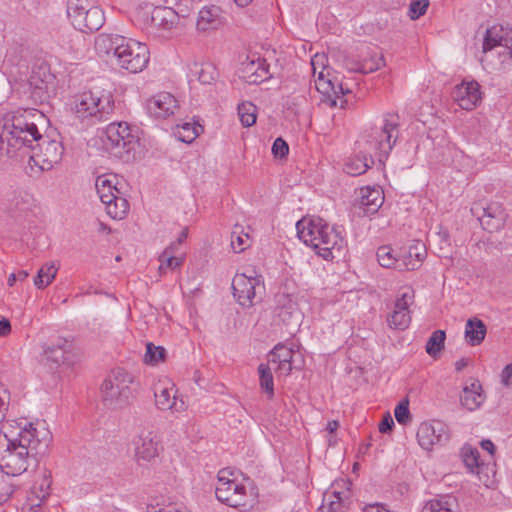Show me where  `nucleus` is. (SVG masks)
<instances>
[{
  "label": "nucleus",
  "mask_w": 512,
  "mask_h": 512,
  "mask_svg": "<svg viewBox=\"0 0 512 512\" xmlns=\"http://www.w3.org/2000/svg\"><path fill=\"white\" fill-rule=\"evenodd\" d=\"M179 16L177 12L166 6L155 7L150 16V25L159 30H171L178 24Z\"/></svg>",
  "instance_id": "25"
},
{
  "label": "nucleus",
  "mask_w": 512,
  "mask_h": 512,
  "mask_svg": "<svg viewBox=\"0 0 512 512\" xmlns=\"http://www.w3.org/2000/svg\"><path fill=\"white\" fill-rule=\"evenodd\" d=\"M10 394L4 385L0 384V423L4 420L8 409Z\"/></svg>",
  "instance_id": "55"
},
{
  "label": "nucleus",
  "mask_w": 512,
  "mask_h": 512,
  "mask_svg": "<svg viewBox=\"0 0 512 512\" xmlns=\"http://www.w3.org/2000/svg\"><path fill=\"white\" fill-rule=\"evenodd\" d=\"M501 381L503 385L512 387V364L506 365L502 370Z\"/></svg>",
  "instance_id": "59"
},
{
  "label": "nucleus",
  "mask_w": 512,
  "mask_h": 512,
  "mask_svg": "<svg viewBox=\"0 0 512 512\" xmlns=\"http://www.w3.org/2000/svg\"><path fill=\"white\" fill-rule=\"evenodd\" d=\"M296 229L299 239L325 260L333 259L334 251L340 253L345 243L341 232L320 217L302 218Z\"/></svg>",
  "instance_id": "3"
},
{
  "label": "nucleus",
  "mask_w": 512,
  "mask_h": 512,
  "mask_svg": "<svg viewBox=\"0 0 512 512\" xmlns=\"http://www.w3.org/2000/svg\"><path fill=\"white\" fill-rule=\"evenodd\" d=\"M337 88L339 89L338 91V99L340 98V96H344L346 94H350L351 93V90L350 88L344 84L343 82H339L337 83Z\"/></svg>",
  "instance_id": "64"
},
{
  "label": "nucleus",
  "mask_w": 512,
  "mask_h": 512,
  "mask_svg": "<svg viewBox=\"0 0 512 512\" xmlns=\"http://www.w3.org/2000/svg\"><path fill=\"white\" fill-rule=\"evenodd\" d=\"M344 66L350 72L362 73L361 60H356L354 58L347 57L344 59Z\"/></svg>",
  "instance_id": "57"
},
{
  "label": "nucleus",
  "mask_w": 512,
  "mask_h": 512,
  "mask_svg": "<svg viewBox=\"0 0 512 512\" xmlns=\"http://www.w3.org/2000/svg\"><path fill=\"white\" fill-rule=\"evenodd\" d=\"M215 495L220 502L241 511L250 510L256 502L253 491L248 490L243 483L237 480L217 483Z\"/></svg>",
  "instance_id": "10"
},
{
  "label": "nucleus",
  "mask_w": 512,
  "mask_h": 512,
  "mask_svg": "<svg viewBox=\"0 0 512 512\" xmlns=\"http://www.w3.org/2000/svg\"><path fill=\"white\" fill-rule=\"evenodd\" d=\"M412 298L413 294L405 292L396 299L393 311L387 317V323L391 329L405 330L409 326L411 322L409 306Z\"/></svg>",
  "instance_id": "19"
},
{
  "label": "nucleus",
  "mask_w": 512,
  "mask_h": 512,
  "mask_svg": "<svg viewBox=\"0 0 512 512\" xmlns=\"http://www.w3.org/2000/svg\"><path fill=\"white\" fill-rule=\"evenodd\" d=\"M244 72L246 73L245 78L249 84H260L272 77L270 72V65L265 59L258 58L257 61H251L248 63Z\"/></svg>",
  "instance_id": "28"
},
{
  "label": "nucleus",
  "mask_w": 512,
  "mask_h": 512,
  "mask_svg": "<svg viewBox=\"0 0 512 512\" xmlns=\"http://www.w3.org/2000/svg\"><path fill=\"white\" fill-rule=\"evenodd\" d=\"M73 110L77 117H98L106 119L114 110V99L111 91L95 87L77 95Z\"/></svg>",
  "instance_id": "6"
},
{
  "label": "nucleus",
  "mask_w": 512,
  "mask_h": 512,
  "mask_svg": "<svg viewBox=\"0 0 512 512\" xmlns=\"http://www.w3.org/2000/svg\"><path fill=\"white\" fill-rule=\"evenodd\" d=\"M458 501L452 495H443L429 500L421 512H457Z\"/></svg>",
  "instance_id": "31"
},
{
  "label": "nucleus",
  "mask_w": 512,
  "mask_h": 512,
  "mask_svg": "<svg viewBox=\"0 0 512 512\" xmlns=\"http://www.w3.org/2000/svg\"><path fill=\"white\" fill-rule=\"evenodd\" d=\"M400 117L396 113H386L378 125L366 129L356 142L360 153H367L374 160L384 164L399 135Z\"/></svg>",
  "instance_id": "4"
},
{
  "label": "nucleus",
  "mask_w": 512,
  "mask_h": 512,
  "mask_svg": "<svg viewBox=\"0 0 512 512\" xmlns=\"http://www.w3.org/2000/svg\"><path fill=\"white\" fill-rule=\"evenodd\" d=\"M107 148L111 154L124 162L135 159L139 138L132 133L126 122L111 123L106 129Z\"/></svg>",
  "instance_id": "8"
},
{
  "label": "nucleus",
  "mask_w": 512,
  "mask_h": 512,
  "mask_svg": "<svg viewBox=\"0 0 512 512\" xmlns=\"http://www.w3.org/2000/svg\"><path fill=\"white\" fill-rule=\"evenodd\" d=\"M50 486L51 476L47 472H44L41 480L33 484L29 500L33 501V498H35L40 502L44 501L50 495Z\"/></svg>",
  "instance_id": "39"
},
{
  "label": "nucleus",
  "mask_w": 512,
  "mask_h": 512,
  "mask_svg": "<svg viewBox=\"0 0 512 512\" xmlns=\"http://www.w3.org/2000/svg\"><path fill=\"white\" fill-rule=\"evenodd\" d=\"M179 108L177 99L168 92H160L146 102V109L154 118L166 119Z\"/></svg>",
  "instance_id": "18"
},
{
  "label": "nucleus",
  "mask_w": 512,
  "mask_h": 512,
  "mask_svg": "<svg viewBox=\"0 0 512 512\" xmlns=\"http://www.w3.org/2000/svg\"><path fill=\"white\" fill-rule=\"evenodd\" d=\"M342 508V502L331 499V495H324L323 504L320 508L322 512H339Z\"/></svg>",
  "instance_id": "54"
},
{
  "label": "nucleus",
  "mask_w": 512,
  "mask_h": 512,
  "mask_svg": "<svg viewBox=\"0 0 512 512\" xmlns=\"http://www.w3.org/2000/svg\"><path fill=\"white\" fill-rule=\"evenodd\" d=\"M220 8L218 6H210L202 8L198 13L197 29L199 31H207L214 29L219 24Z\"/></svg>",
  "instance_id": "32"
},
{
  "label": "nucleus",
  "mask_w": 512,
  "mask_h": 512,
  "mask_svg": "<svg viewBox=\"0 0 512 512\" xmlns=\"http://www.w3.org/2000/svg\"><path fill=\"white\" fill-rule=\"evenodd\" d=\"M159 261L161 262L159 266L160 272L165 271L166 269L174 270L181 266L183 263L182 257H176L169 253V251H163L159 256Z\"/></svg>",
  "instance_id": "48"
},
{
  "label": "nucleus",
  "mask_w": 512,
  "mask_h": 512,
  "mask_svg": "<svg viewBox=\"0 0 512 512\" xmlns=\"http://www.w3.org/2000/svg\"><path fill=\"white\" fill-rule=\"evenodd\" d=\"M231 476H233V472L230 471L229 468L221 469L218 472V483H222L224 481L235 480L234 478H231Z\"/></svg>",
  "instance_id": "60"
},
{
  "label": "nucleus",
  "mask_w": 512,
  "mask_h": 512,
  "mask_svg": "<svg viewBox=\"0 0 512 512\" xmlns=\"http://www.w3.org/2000/svg\"><path fill=\"white\" fill-rule=\"evenodd\" d=\"M201 125H196L188 122L177 125L175 130V136L184 143L193 142L202 130Z\"/></svg>",
  "instance_id": "41"
},
{
  "label": "nucleus",
  "mask_w": 512,
  "mask_h": 512,
  "mask_svg": "<svg viewBox=\"0 0 512 512\" xmlns=\"http://www.w3.org/2000/svg\"><path fill=\"white\" fill-rule=\"evenodd\" d=\"M487 328L478 318L468 319L465 325V339L471 346L481 344L486 336Z\"/></svg>",
  "instance_id": "29"
},
{
  "label": "nucleus",
  "mask_w": 512,
  "mask_h": 512,
  "mask_svg": "<svg viewBox=\"0 0 512 512\" xmlns=\"http://www.w3.org/2000/svg\"><path fill=\"white\" fill-rule=\"evenodd\" d=\"M249 236L244 233L241 234L240 231L234 230L231 234V247L235 252H242L249 245Z\"/></svg>",
  "instance_id": "51"
},
{
  "label": "nucleus",
  "mask_w": 512,
  "mask_h": 512,
  "mask_svg": "<svg viewBox=\"0 0 512 512\" xmlns=\"http://www.w3.org/2000/svg\"><path fill=\"white\" fill-rule=\"evenodd\" d=\"M138 460L150 461L158 455V441L151 431L141 432L133 441Z\"/></svg>",
  "instance_id": "24"
},
{
  "label": "nucleus",
  "mask_w": 512,
  "mask_h": 512,
  "mask_svg": "<svg viewBox=\"0 0 512 512\" xmlns=\"http://www.w3.org/2000/svg\"><path fill=\"white\" fill-rule=\"evenodd\" d=\"M67 16L75 29L81 32L99 30L104 22V12L98 6L87 8L80 0H68Z\"/></svg>",
  "instance_id": "9"
},
{
  "label": "nucleus",
  "mask_w": 512,
  "mask_h": 512,
  "mask_svg": "<svg viewBox=\"0 0 512 512\" xmlns=\"http://www.w3.org/2000/svg\"><path fill=\"white\" fill-rule=\"evenodd\" d=\"M415 255V261L407 262L405 259H401V256H395L391 247L385 245L380 246L376 252L377 260L382 267L394 268L399 271H413L418 269L424 260V253L415 251Z\"/></svg>",
  "instance_id": "17"
},
{
  "label": "nucleus",
  "mask_w": 512,
  "mask_h": 512,
  "mask_svg": "<svg viewBox=\"0 0 512 512\" xmlns=\"http://www.w3.org/2000/svg\"><path fill=\"white\" fill-rule=\"evenodd\" d=\"M95 49L100 56L111 57L117 66L131 73L141 72L149 62L146 44L117 34L99 35L95 40Z\"/></svg>",
  "instance_id": "2"
},
{
  "label": "nucleus",
  "mask_w": 512,
  "mask_h": 512,
  "mask_svg": "<svg viewBox=\"0 0 512 512\" xmlns=\"http://www.w3.org/2000/svg\"><path fill=\"white\" fill-rule=\"evenodd\" d=\"M471 213L477 217L483 229L490 233L502 229L507 218L505 209L499 203H490L487 206L476 204L471 208Z\"/></svg>",
  "instance_id": "14"
},
{
  "label": "nucleus",
  "mask_w": 512,
  "mask_h": 512,
  "mask_svg": "<svg viewBox=\"0 0 512 512\" xmlns=\"http://www.w3.org/2000/svg\"><path fill=\"white\" fill-rule=\"evenodd\" d=\"M362 74H369L377 71L385 65L384 57L377 51H369L366 56L361 59Z\"/></svg>",
  "instance_id": "42"
},
{
  "label": "nucleus",
  "mask_w": 512,
  "mask_h": 512,
  "mask_svg": "<svg viewBox=\"0 0 512 512\" xmlns=\"http://www.w3.org/2000/svg\"><path fill=\"white\" fill-rule=\"evenodd\" d=\"M394 426V421H393V418L391 417V415L389 413H386L381 422L379 423V431L381 433H388L390 431H392V428Z\"/></svg>",
  "instance_id": "58"
},
{
  "label": "nucleus",
  "mask_w": 512,
  "mask_h": 512,
  "mask_svg": "<svg viewBox=\"0 0 512 512\" xmlns=\"http://www.w3.org/2000/svg\"><path fill=\"white\" fill-rule=\"evenodd\" d=\"M481 447L482 449L486 450L491 456L495 452V445L490 440H482Z\"/></svg>",
  "instance_id": "63"
},
{
  "label": "nucleus",
  "mask_w": 512,
  "mask_h": 512,
  "mask_svg": "<svg viewBox=\"0 0 512 512\" xmlns=\"http://www.w3.org/2000/svg\"><path fill=\"white\" fill-rule=\"evenodd\" d=\"M29 198L30 196L26 193L13 192L8 199L6 210L12 217L17 218L21 216L23 212L29 209Z\"/></svg>",
  "instance_id": "36"
},
{
  "label": "nucleus",
  "mask_w": 512,
  "mask_h": 512,
  "mask_svg": "<svg viewBox=\"0 0 512 512\" xmlns=\"http://www.w3.org/2000/svg\"><path fill=\"white\" fill-rule=\"evenodd\" d=\"M408 406V400L402 401L396 406L394 415L399 424L405 425L408 421H410L411 414Z\"/></svg>",
  "instance_id": "52"
},
{
  "label": "nucleus",
  "mask_w": 512,
  "mask_h": 512,
  "mask_svg": "<svg viewBox=\"0 0 512 512\" xmlns=\"http://www.w3.org/2000/svg\"><path fill=\"white\" fill-rule=\"evenodd\" d=\"M463 462L469 472L480 474L483 470L484 463L480 462V452L471 445H464L461 451Z\"/></svg>",
  "instance_id": "35"
},
{
  "label": "nucleus",
  "mask_w": 512,
  "mask_h": 512,
  "mask_svg": "<svg viewBox=\"0 0 512 512\" xmlns=\"http://www.w3.org/2000/svg\"><path fill=\"white\" fill-rule=\"evenodd\" d=\"M292 359L293 350L279 343L269 353L268 361L273 364L278 362H292Z\"/></svg>",
  "instance_id": "47"
},
{
  "label": "nucleus",
  "mask_w": 512,
  "mask_h": 512,
  "mask_svg": "<svg viewBox=\"0 0 512 512\" xmlns=\"http://www.w3.org/2000/svg\"><path fill=\"white\" fill-rule=\"evenodd\" d=\"M35 145L28 147L33 151L30 156L35 165H38L41 170H50L55 164H58L63 156L64 147L61 142L57 140H50L41 135L39 141H34Z\"/></svg>",
  "instance_id": "12"
},
{
  "label": "nucleus",
  "mask_w": 512,
  "mask_h": 512,
  "mask_svg": "<svg viewBox=\"0 0 512 512\" xmlns=\"http://www.w3.org/2000/svg\"><path fill=\"white\" fill-rule=\"evenodd\" d=\"M272 153L275 157H285L289 153L287 142L281 137L276 138L272 146Z\"/></svg>",
  "instance_id": "53"
},
{
  "label": "nucleus",
  "mask_w": 512,
  "mask_h": 512,
  "mask_svg": "<svg viewBox=\"0 0 512 512\" xmlns=\"http://www.w3.org/2000/svg\"><path fill=\"white\" fill-rule=\"evenodd\" d=\"M484 400L485 396L483 395L482 386L478 380H473L470 385L463 388L460 402L467 410L474 411L478 409Z\"/></svg>",
  "instance_id": "27"
},
{
  "label": "nucleus",
  "mask_w": 512,
  "mask_h": 512,
  "mask_svg": "<svg viewBox=\"0 0 512 512\" xmlns=\"http://www.w3.org/2000/svg\"><path fill=\"white\" fill-rule=\"evenodd\" d=\"M57 271L58 268L53 263H46L39 269L34 278V285L38 289L47 287L55 279Z\"/></svg>",
  "instance_id": "40"
},
{
  "label": "nucleus",
  "mask_w": 512,
  "mask_h": 512,
  "mask_svg": "<svg viewBox=\"0 0 512 512\" xmlns=\"http://www.w3.org/2000/svg\"><path fill=\"white\" fill-rule=\"evenodd\" d=\"M237 110L241 124L244 127H250L255 124L257 119V107L252 102H242L238 105Z\"/></svg>",
  "instance_id": "43"
},
{
  "label": "nucleus",
  "mask_w": 512,
  "mask_h": 512,
  "mask_svg": "<svg viewBox=\"0 0 512 512\" xmlns=\"http://www.w3.org/2000/svg\"><path fill=\"white\" fill-rule=\"evenodd\" d=\"M134 377L128 371L117 368L104 380L101 386L102 400L111 409L122 408L132 397Z\"/></svg>",
  "instance_id": "7"
},
{
  "label": "nucleus",
  "mask_w": 512,
  "mask_h": 512,
  "mask_svg": "<svg viewBox=\"0 0 512 512\" xmlns=\"http://www.w3.org/2000/svg\"><path fill=\"white\" fill-rule=\"evenodd\" d=\"M276 311L280 320L287 326L298 325L301 314L294 297L287 293H278L275 297Z\"/></svg>",
  "instance_id": "20"
},
{
  "label": "nucleus",
  "mask_w": 512,
  "mask_h": 512,
  "mask_svg": "<svg viewBox=\"0 0 512 512\" xmlns=\"http://www.w3.org/2000/svg\"><path fill=\"white\" fill-rule=\"evenodd\" d=\"M384 202V196L380 189L364 187L360 190L359 208L364 215L376 213Z\"/></svg>",
  "instance_id": "26"
},
{
  "label": "nucleus",
  "mask_w": 512,
  "mask_h": 512,
  "mask_svg": "<svg viewBox=\"0 0 512 512\" xmlns=\"http://www.w3.org/2000/svg\"><path fill=\"white\" fill-rule=\"evenodd\" d=\"M30 97L39 103L48 101L56 94L57 79L50 67L42 62L35 64L28 79Z\"/></svg>",
  "instance_id": "11"
},
{
  "label": "nucleus",
  "mask_w": 512,
  "mask_h": 512,
  "mask_svg": "<svg viewBox=\"0 0 512 512\" xmlns=\"http://www.w3.org/2000/svg\"><path fill=\"white\" fill-rule=\"evenodd\" d=\"M263 289L260 276L236 274L232 280L233 296L243 307H251L257 298L258 290Z\"/></svg>",
  "instance_id": "13"
},
{
  "label": "nucleus",
  "mask_w": 512,
  "mask_h": 512,
  "mask_svg": "<svg viewBox=\"0 0 512 512\" xmlns=\"http://www.w3.org/2000/svg\"><path fill=\"white\" fill-rule=\"evenodd\" d=\"M374 159L367 153H360L357 150V154L350 158L345 164V172L351 176H359L365 173L374 164Z\"/></svg>",
  "instance_id": "30"
},
{
  "label": "nucleus",
  "mask_w": 512,
  "mask_h": 512,
  "mask_svg": "<svg viewBox=\"0 0 512 512\" xmlns=\"http://www.w3.org/2000/svg\"><path fill=\"white\" fill-rule=\"evenodd\" d=\"M429 0H413L409 5L408 15L410 19L416 20L424 15L428 9Z\"/></svg>",
  "instance_id": "50"
},
{
  "label": "nucleus",
  "mask_w": 512,
  "mask_h": 512,
  "mask_svg": "<svg viewBox=\"0 0 512 512\" xmlns=\"http://www.w3.org/2000/svg\"><path fill=\"white\" fill-rule=\"evenodd\" d=\"M44 115L36 110L16 111L7 115L2 128L6 140V153L12 156L16 150L32 147L34 141L41 139V133L34 119H43Z\"/></svg>",
  "instance_id": "5"
},
{
  "label": "nucleus",
  "mask_w": 512,
  "mask_h": 512,
  "mask_svg": "<svg viewBox=\"0 0 512 512\" xmlns=\"http://www.w3.org/2000/svg\"><path fill=\"white\" fill-rule=\"evenodd\" d=\"M107 214L112 219H123L129 210L128 201L117 194L104 201Z\"/></svg>",
  "instance_id": "34"
},
{
  "label": "nucleus",
  "mask_w": 512,
  "mask_h": 512,
  "mask_svg": "<svg viewBox=\"0 0 512 512\" xmlns=\"http://www.w3.org/2000/svg\"><path fill=\"white\" fill-rule=\"evenodd\" d=\"M195 74L202 84H211L217 77L216 68L211 63L195 64Z\"/></svg>",
  "instance_id": "45"
},
{
  "label": "nucleus",
  "mask_w": 512,
  "mask_h": 512,
  "mask_svg": "<svg viewBox=\"0 0 512 512\" xmlns=\"http://www.w3.org/2000/svg\"><path fill=\"white\" fill-rule=\"evenodd\" d=\"M6 447L0 451V468L11 476L36 467L48 452L52 436L44 423H31L26 419L8 420L2 425Z\"/></svg>",
  "instance_id": "1"
},
{
  "label": "nucleus",
  "mask_w": 512,
  "mask_h": 512,
  "mask_svg": "<svg viewBox=\"0 0 512 512\" xmlns=\"http://www.w3.org/2000/svg\"><path fill=\"white\" fill-rule=\"evenodd\" d=\"M259 383L261 389L267 394L268 399L274 397V379L269 364L261 363L258 366Z\"/></svg>",
  "instance_id": "38"
},
{
  "label": "nucleus",
  "mask_w": 512,
  "mask_h": 512,
  "mask_svg": "<svg viewBox=\"0 0 512 512\" xmlns=\"http://www.w3.org/2000/svg\"><path fill=\"white\" fill-rule=\"evenodd\" d=\"M445 339V331H434L426 343L425 349L427 354L436 359L440 351L444 348Z\"/></svg>",
  "instance_id": "44"
},
{
  "label": "nucleus",
  "mask_w": 512,
  "mask_h": 512,
  "mask_svg": "<svg viewBox=\"0 0 512 512\" xmlns=\"http://www.w3.org/2000/svg\"><path fill=\"white\" fill-rule=\"evenodd\" d=\"M448 438L447 427L441 421L422 422L417 430L418 443L425 450L445 443Z\"/></svg>",
  "instance_id": "16"
},
{
  "label": "nucleus",
  "mask_w": 512,
  "mask_h": 512,
  "mask_svg": "<svg viewBox=\"0 0 512 512\" xmlns=\"http://www.w3.org/2000/svg\"><path fill=\"white\" fill-rule=\"evenodd\" d=\"M95 188L102 203L119 193L114 181L107 175H100L96 178Z\"/></svg>",
  "instance_id": "37"
},
{
  "label": "nucleus",
  "mask_w": 512,
  "mask_h": 512,
  "mask_svg": "<svg viewBox=\"0 0 512 512\" xmlns=\"http://www.w3.org/2000/svg\"><path fill=\"white\" fill-rule=\"evenodd\" d=\"M480 61L487 71L506 70L512 66V46L500 47L483 53Z\"/></svg>",
  "instance_id": "21"
},
{
  "label": "nucleus",
  "mask_w": 512,
  "mask_h": 512,
  "mask_svg": "<svg viewBox=\"0 0 512 512\" xmlns=\"http://www.w3.org/2000/svg\"><path fill=\"white\" fill-rule=\"evenodd\" d=\"M275 364L277 365L275 369L278 372H280L281 374H284V375L290 374V372L292 370V362H278Z\"/></svg>",
  "instance_id": "61"
},
{
  "label": "nucleus",
  "mask_w": 512,
  "mask_h": 512,
  "mask_svg": "<svg viewBox=\"0 0 512 512\" xmlns=\"http://www.w3.org/2000/svg\"><path fill=\"white\" fill-rule=\"evenodd\" d=\"M68 343L66 340H62L61 343L56 346L48 347L45 349V355L52 359L56 363H61L65 361V352Z\"/></svg>",
  "instance_id": "49"
},
{
  "label": "nucleus",
  "mask_w": 512,
  "mask_h": 512,
  "mask_svg": "<svg viewBox=\"0 0 512 512\" xmlns=\"http://www.w3.org/2000/svg\"><path fill=\"white\" fill-rule=\"evenodd\" d=\"M454 100L464 110H472L481 100L480 85L477 82L462 83L453 92Z\"/></svg>",
  "instance_id": "23"
},
{
  "label": "nucleus",
  "mask_w": 512,
  "mask_h": 512,
  "mask_svg": "<svg viewBox=\"0 0 512 512\" xmlns=\"http://www.w3.org/2000/svg\"><path fill=\"white\" fill-rule=\"evenodd\" d=\"M315 86L319 93L322 94L321 101L329 107H335L338 100V92L333 91L332 79L325 78L323 71L319 72L315 80Z\"/></svg>",
  "instance_id": "33"
},
{
  "label": "nucleus",
  "mask_w": 512,
  "mask_h": 512,
  "mask_svg": "<svg viewBox=\"0 0 512 512\" xmlns=\"http://www.w3.org/2000/svg\"><path fill=\"white\" fill-rule=\"evenodd\" d=\"M11 331V323L8 319L0 320V337L7 336Z\"/></svg>",
  "instance_id": "62"
},
{
  "label": "nucleus",
  "mask_w": 512,
  "mask_h": 512,
  "mask_svg": "<svg viewBox=\"0 0 512 512\" xmlns=\"http://www.w3.org/2000/svg\"><path fill=\"white\" fill-rule=\"evenodd\" d=\"M508 46H512L511 29L502 25H494L486 30L482 45L483 53Z\"/></svg>",
  "instance_id": "22"
},
{
  "label": "nucleus",
  "mask_w": 512,
  "mask_h": 512,
  "mask_svg": "<svg viewBox=\"0 0 512 512\" xmlns=\"http://www.w3.org/2000/svg\"><path fill=\"white\" fill-rule=\"evenodd\" d=\"M415 251H418L419 253L423 252L424 258L426 257L425 246L421 242L417 241L414 245L410 246L409 250L405 254L401 255V259H405L407 262L415 261Z\"/></svg>",
  "instance_id": "56"
},
{
  "label": "nucleus",
  "mask_w": 512,
  "mask_h": 512,
  "mask_svg": "<svg viewBox=\"0 0 512 512\" xmlns=\"http://www.w3.org/2000/svg\"><path fill=\"white\" fill-rule=\"evenodd\" d=\"M177 389L169 380L159 381L154 386L155 405L159 410L182 412L186 409L185 402L176 397Z\"/></svg>",
  "instance_id": "15"
},
{
  "label": "nucleus",
  "mask_w": 512,
  "mask_h": 512,
  "mask_svg": "<svg viewBox=\"0 0 512 512\" xmlns=\"http://www.w3.org/2000/svg\"><path fill=\"white\" fill-rule=\"evenodd\" d=\"M166 357V349L162 346H155L153 343L146 344L145 362L147 364L155 365L164 361Z\"/></svg>",
  "instance_id": "46"
}]
</instances>
